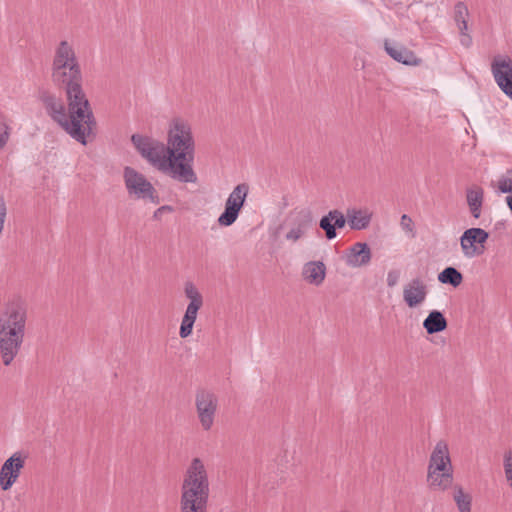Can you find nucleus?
Here are the masks:
<instances>
[{
    "label": "nucleus",
    "mask_w": 512,
    "mask_h": 512,
    "mask_svg": "<svg viewBox=\"0 0 512 512\" xmlns=\"http://www.w3.org/2000/svg\"><path fill=\"white\" fill-rule=\"evenodd\" d=\"M166 151L170 177L182 183H195L197 175L193 170L195 141L191 126L180 118L170 124Z\"/></svg>",
    "instance_id": "nucleus-1"
},
{
    "label": "nucleus",
    "mask_w": 512,
    "mask_h": 512,
    "mask_svg": "<svg viewBox=\"0 0 512 512\" xmlns=\"http://www.w3.org/2000/svg\"><path fill=\"white\" fill-rule=\"evenodd\" d=\"M26 321V308L19 302L7 304L0 314V356L5 366L12 364L21 349Z\"/></svg>",
    "instance_id": "nucleus-2"
},
{
    "label": "nucleus",
    "mask_w": 512,
    "mask_h": 512,
    "mask_svg": "<svg viewBox=\"0 0 512 512\" xmlns=\"http://www.w3.org/2000/svg\"><path fill=\"white\" fill-rule=\"evenodd\" d=\"M83 76L74 75L63 82L54 83L58 88L64 89L68 102L70 118L78 121L82 130L84 140L95 138L97 122L94 117L90 102L82 88Z\"/></svg>",
    "instance_id": "nucleus-3"
},
{
    "label": "nucleus",
    "mask_w": 512,
    "mask_h": 512,
    "mask_svg": "<svg viewBox=\"0 0 512 512\" xmlns=\"http://www.w3.org/2000/svg\"><path fill=\"white\" fill-rule=\"evenodd\" d=\"M208 498L209 479L206 467L200 458H193L184 475L180 501L207 505Z\"/></svg>",
    "instance_id": "nucleus-4"
},
{
    "label": "nucleus",
    "mask_w": 512,
    "mask_h": 512,
    "mask_svg": "<svg viewBox=\"0 0 512 512\" xmlns=\"http://www.w3.org/2000/svg\"><path fill=\"white\" fill-rule=\"evenodd\" d=\"M38 98L43 103L47 114L55 121L63 130L74 140L82 145L87 144V140L83 138V130L78 124V121H73L70 118V113L67 111L61 98L48 90L41 89L38 92Z\"/></svg>",
    "instance_id": "nucleus-5"
},
{
    "label": "nucleus",
    "mask_w": 512,
    "mask_h": 512,
    "mask_svg": "<svg viewBox=\"0 0 512 512\" xmlns=\"http://www.w3.org/2000/svg\"><path fill=\"white\" fill-rule=\"evenodd\" d=\"M77 74L82 72L75 51L67 41H61L52 62V82H63Z\"/></svg>",
    "instance_id": "nucleus-6"
},
{
    "label": "nucleus",
    "mask_w": 512,
    "mask_h": 512,
    "mask_svg": "<svg viewBox=\"0 0 512 512\" xmlns=\"http://www.w3.org/2000/svg\"><path fill=\"white\" fill-rule=\"evenodd\" d=\"M131 142L144 159L170 176V168L167 164L168 155H165L167 151L164 143L140 134H133Z\"/></svg>",
    "instance_id": "nucleus-7"
},
{
    "label": "nucleus",
    "mask_w": 512,
    "mask_h": 512,
    "mask_svg": "<svg viewBox=\"0 0 512 512\" xmlns=\"http://www.w3.org/2000/svg\"><path fill=\"white\" fill-rule=\"evenodd\" d=\"M125 186L130 196L137 199L150 200L154 204L160 202L158 193L146 177L129 166L124 168Z\"/></svg>",
    "instance_id": "nucleus-8"
},
{
    "label": "nucleus",
    "mask_w": 512,
    "mask_h": 512,
    "mask_svg": "<svg viewBox=\"0 0 512 512\" xmlns=\"http://www.w3.org/2000/svg\"><path fill=\"white\" fill-rule=\"evenodd\" d=\"M197 418L204 431H209L214 425L218 410V397L208 389H198L195 394Z\"/></svg>",
    "instance_id": "nucleus-9"
},
{
    "label": "nucleus",
    "mask_w": 512,
    "mask_h": 512,
    "mask_svg": "<svg viewBox=\"0 0 512 512\" xmlns=\"http://www.w3.org/2000/svg\"><path fill=\"white\" fill-rule=\"evenodd\" d=\"M249 192V186L246 183L238 184L228 196L225 208L218 218L220 226L228 227L235 223L241 209L244 206Z\"/></svg>",
    "instance_id": "nucleus-10"
},
{
    "label": "nucleus",
    "mask_w": 512,
    "mask_h": 512,
    "mask_svg": "<svg viewBox=\"0 0 512 512\" xmlns=\"http://www.w3.org/2000/svg\"><path fill=\"white\" fill-rule=\"evenodd\" d=\"M288 220L290 229L285 235V239L290 242H297L303 238L314 223V215L310 208L294 209L290 212Z\"/></svg>",
    "instance_id": "nucleus-11"
},
{
    "label": "nucleus",
    "mask_w": 512,
    "mask_h": 512,
    "mask_svg": "<svg viewBox=\"0 0 512 512\" xmlns=\"http://www.w3.org/2000/svg\"><path fill=\"white\" fill-rule=\"evenodd\" d=\"M489 233L482 228L466 229L460 237V246L465 257L480 256L485 251Z\"/></svg>",
    "instance_id": "nucleus-12"
},
{
    "label": "nucleus",
    "mask_w": 512,
    "mask_h": 512,
    "mask_svg": "<svg viewBox=\"0 0 512 512\" xmlns=\"http://www.w3.org/2000/svg\"><path fill=\"white\" fill-rule=\"evenodd\" d=\"M26 458L22 452H15L4 461L0 469V487L3 491L10 490L16 483L25 466Z\"/></svg>",
    "instance_id": "nucleus-13"
},
{
    "label": "nucleus",
    "mask_w": 512,
    "mask_h": 512,
    "mask_svg": "<svg viewBox=\"0 0 512 512\" xmlns=\"http://www.w3.org/2000/svg\"><path fill=\"white\" fill-rule=\"evenodd\" d=\"M491 70L499 88L512 100V59L508 56H496Z\"/></svg>",
    "instance_id": "nucleus-14"
},
{
    "label": "nucleus",
    "mask_w": 512,
    "mask_h": 512,
    "mask_svg": "<svg viewBox=\"0 0 512 512\" xmlns=\"http://www.w3.org/2000/svg\"><path fill=\"white\" fill-rule=\"evenodd\" d=\"M427 295L428 286L420 277L411 279L403 288V300L409 308L421 305Z\"/></svg>",
    "instance_id": "nucleus-15"
},
{
    "label": "nucleus",
    "mask_w": 512,
    "mask_h": 512,
    "mask_svg": "<svg viewBox=\"0 0 512 512\" xmlns=\"http://www.w3.org/2000/svg\"><path fill=\"white\" fill-rule=\"evenodd\" d=\"M384 50L395 61L408 66H418L421 59L416 54L402 44L393 45L390 40H384Z\"/></svg>",
    "instance_id": "nucleus-16"
},
{
    "label": "nucleus",
    "mask_w": 512,
    "mask_h": 512,
    "mask_svg": "<svg viewBox=\"0 0 512 512\" xmlns=\"http://www.w3.org/2000/svg\"><path fill=\"white\" fill-rule=\"evenodd\" d=\"M428 469L453 470L448 444L445 441L440 440L436 443L430 455Z\"/></svg>",
    "instance_id": "nucleus-17"
},
{
    "label": "nucleus",
    "mask_w": 512,
    "mask_h": 512,
    "mask_svg": "<svg viewBox=\"0 0 512 512\" xmlns=\"http://www.w3.org/2000/svg\"><path fill=\"white\" fill-rule=\"evenodd\" d=\"M372 258L371 249L365 242L352 245L346 254V263L351 267L366 266Z\"/></svg>",
    "instance_id": "nucleus-18"
},
{
    "label": "nucleus",
    "mask_w": 512,
    "mask_h": 512,
    "mask_svg": "<svg viewBox=\"0 0 512 512\" xmlns=\"http://www.w3.org/2000/svg\"><path fill=\"white\" fill-rule=\"evenodd\" d=\"M453 479V470L427 469V483L433 490H447L452 486Z\"/></svg>",
    "instance_id": "nucleus-19"
},
{
    "label": "nucleus",
    "mask_w": 512,
    "mask_h": 512,
    "mask_svg": "<svg viewBox=\"0 0 512 512\" xmlns=\"http://www.w3.org/2000/svg\"><path fill=\"white\" fill-rule=\"evenodd\" d=\"M184 292L186 297L190 300L186 308L184 317L196 321L198 311L203 305V297L192 282H187L185 284Z\"/></svg>",
    "instance_id": "nucleus-20"
},
{
    "label": "nucleus",
    "mask_w": 512,
    "mask_h": 512,
    "mask_svg": "<svg viewBox=\"0 0 512 512\" xmlns=\"http://www.w3.org/2000/svg\"><path fill=\"white\" fill-rule=\"evenodd\" d=\"M303 278L310 284L319 286L326 276V267L322 261L307 262L302 271Z\"/></svg>",
    "instance_id": "nucleus-21"
},
{
    "label": "nucleus",
    "mask_w": 512,
    "mask_h": 512,
    "mask_svg": "<svg viewBox=\"0 0 512 512\" xmlns=\"http://www.w3.org/2000/svg\"><path fill=\"white\" fill-rule=\"evenodd\" d=\"M468 15L469 11L466 4L464 2H457L454 6V19L462 35L461 43L465 46H469L472 41L471 37L466 33L468 30Z\"/></svg>",
    "instance_id": "nucleus-22"
},
{
    "label": "nucleus",
    "mask_w": 512,
    "mask_h": 512,
    "mask_svg": "<svg viewBox=\"0 0 512 512\" xmlns=\"http://www.w3.org/2000/svg\"><path fill=\"white\" fill-rule=\"evenodd\" d=\"M372 219V214L367 210L362 209H348L347 210V223L352 230H364L369 227Z\"/></svg>",
    "instance_id": "nucleus-23"
},
{
    "label": "nucleus",
    "mask_w": 512,
    "mask_h": 512,
    "mask_svg": "<svg viewBox=\"0 0 512 512\" xmlns=\"http://www.w3.org/2000/svg\"><path fill=\"white\" fill-rule=\"evenodd\" d=\"M466 201L471 215L478 219L481 216V209L484 201V191L481 187L475 186L466 191Z\"/></svg>",
    "instance_id": "nucleus-24"
},
{
    "label": "nucleus",
    "mask_w": 512,
    "mask_h": 512,
    "mask_svg": "<svg viewBox=\"0 0 512 512\" xmlns=\"http://www.w3.org/2000/svg\"><path fill=\"white\" fill-rule=\"evenodd\" d=\"M447 325L446 318L438 310H432L423 321V327L430 335L444 331Z\"/></svg>",
    "instance_id": "nucleus-25"
},
{
    "label": "nucleus",
    "mask_w": 512,
    "mask_h": 512,
    "mask_svg": "<svg viewBox=\"0 0 512 512\" xmlns=\"http://www.w3.org/2000/svg\"><path fill=\"white\" fill-rule=\"evenodd\" d=\"M438 281L442 284L458 287L463 281V275L455 267L449 266L438 274Z\"/></svg>",
    "instance_id": "nucleus-26"
},
{
    "label": "nucleus",
    "mask_w": 512,
    "mask_h": 512,
    "mask_svg": "<svg viewBox=\"0 0 512 512\" xmlns=\"http://www.w3.org/2000/svg\"><path fill=\"white\" fill-rule=\"evenodd\" d=\"M453 499L459 512H471L472 497L461 486L454 487Z\"/></svg>",
    "instance_id": "nucleus-27"
},
{
    "label": "nucleus",
    "mask_w": 512,
    "mask_h": 512,
    "mask_svg": "<svg viewBox=\"0 0 512 512\" xmlns=\"http://www.w3.org/2000/svg\"><path fill=\"white\" fill-rule=\"evenodd\" d=\"M319 227L325 232V237L327 240H333L337 237L333 216L330 211L321 217L319 221Z\"/></svg>",
    "instance_id": "nucleus-28"
},
{
    "label": "nucleus",
    "mask_w": 512,
    "mask_h": 512,
    "mask_svg": "<svg viewBox=\"0 0 512 512\" xmlns=\"http://www.w3.org/2000/svg\"><path fill=\"white\" fill-rule=\"evenodd\" d=\"M10 137V127L3 115H0V149H3Z\"/></svg>",
    "instance_id": "nucleus-29"
},
{
    "label": "nucleus",
    "mask_w": 512,
    "mask_h": 512,
    "mask_svg": "<svg viewBox=\"0 0 512 512\" xmlns=\"http://www.w3.org/2000/svg\"><path fill=\"white\" fill-rule=\"evenodd\" d=\"M400 226L402 230L409 234L412 238L416 236L415 225L412 218L409 215L403 214L401 216Z\"/></svg>",
    "instance_id": "nucleus-30"
},
{
    "label": "nucleus",
    "mask_w": 512,
    "mask_h": 512,
    "mask_svg": "<svg viewBox=\"0 0 512 512\" xmlns=\"http://www.w3.org/2000/svg\"><path fill=\"white\" fill-rule=\"evenodd\" d=\"M498 188L502 193H512V168L499 180Z\"/></svg>",
    "instance_id": "nucleus-31"
},
{
    "label": "nucleus",
    "mask_w": 512,
    "mask_h": 512,
    "mask_svg": "<svg viewBox=\"0 0 512 512\" xmlns=\"http://www.w3.org/2000/svg\"><path fill=\"white\" fill-rule=\"evenodd\" d=\"M194 323L195 320L183 316L179 330V335L181 338H187L192 334Z\"/></svg>",
    "instance_id": "nucleus-32"
},
{
    "label": "nucleus",
    "mask_w": 512,
    "mask_h": 512,
    "mask_svg": "<svg viewBox=\"0 0 512 512\" xmlns=\"http://www.w3.org/2000/svg\"><path fill=\"white\" fill-rule=\"evenodd\" d=\"M205 507L206 505H200L192 501H180V512H206Z\"/></svg>",
    "instance_id": "nucleus-33"
},
{
    "label": "nucleus",
    "mask_w": 512,
    "mask_h": 512,
    "mask_svg": "<svg viewBox=\"0 0 512 512\" xmlns=\"http://www.w3.org/2000/svg\"><path fill=\"white\" fill-rule=\"evenodd\" d=\"M330 212L333 216L335 231H337V229H343L347 222V215L345 216L343 212L338 209L330 210Z\"/></svg>",
    "instance_id": "nucleus-34"
},
{
    "label": "nucleus",
    "mask_w": 512,
    "mask_h": 512,
    "mask_svg": "<svg viewBox=\"0 0 512 512\" xmlns=\"http://www.w3.org/2000/svg\"><path fill=\"white\" fill-rule=\"evenodd\" d=\"M7 216L6 201L2 195H0V234L3 232L4 223Z\"/></svg>",
    "instance_id": "nucleus-35"
},
{
    "label": "nucleus",
    "mask_w": 512,
    "mask_h": 512,
    "mask_svg": "<svg viewBox=\"0 0 512 512\" xmlns=\"http://www.w3.org/2000/svg\"><path fill=\"white\" fill-rule=\"evenodd\" d=\"M400 273L397 270H390L387 274V285L389 287H394L399 280Z\"/></svg>",
    "instance_id": "nucleus-36"
},
{
    "label": "nucleus",
    "mask_w": 512,
    "mask_h": 512,
    "mask_svg": "<svg viewBox=\"0 0 512 512\" xmlns=\"http://www.w3.org/2000/svg\"><path fill=\"white\" fill-rule=\"evenodd\" d=\"M173 210V208L169 205H164V206H161L159 207L153 214V218L154 219H158L160 217L161 214H163V212L165 211H169L171 212Z\"/></svg>",
    "instance_id": "nucleus-37"
},
{
    "label": "nucleus",
    "mask_w": 512,
    "mask_h": 512,
    "mask_svg": "<svg viewBox=\"0 0 512 512\" xmlns=\"http://www.w3.org/2000/svg\"><path fill=\"white\" fill-rule=\"evenodd\" d=\"M506 204L507 206L509 207L511 213H512V196H507L506 197Z\"/></svg>",
    "instance_id": "nucleus-38"
}]
</instances>
